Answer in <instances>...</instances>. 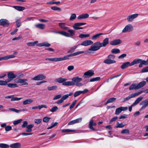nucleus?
Masks as SVG:
<instances>
[{
  "label": "nucleus",
  "mask_w": 148,
  "mask_h": 148,
  "mask_svg": "<svg viewBox=\"0 0 148 148\" xmlns=\"http://www.w3.org/2000/svg\"><path fill=\"white\" fill-rule=\"evenodd\" d=\"M72 81H69L71 82L70 83L71 84L69 86H73L75 85L76 86L80 87L83 85V84L82 83H79L82 80V79L81 78L78 77H76L72 79Z\"/></svg>",
  "instance_id": "f257e3e1"
},
{
  "label": "nucleus",
  "mask_w": 148,
  "mask_h": 148,
  "mask_svg": "<svg viewBox=\"0 0 148 148\" xmlns=\"http://www.w3.org/2000/svg\"><path fill=\"white\" fill-rule=\"evenodd\" d=\"M102 47L101 42H97L94 43L92 45L90 48L88 49V52L91 53V51H96L99 50L101 47Z\"/></svg>",
  "instance_id": "f03ea898"
},
{
  "label": "nucleus",
  "mask_w": 148,
  "mask_h": 148,
  "mask_svg": "<svg viewBox=\"0 0 148 148\" xmlns=\"http://www.w3.org/2000/svg\"><path fill=\"white\" fill-rule=\"evenodd\" d=\"M66 80L67 79L66 78L60 77L56 79L55 81L56 82L59 83H62L63 85L69 86L71 84L70 83H71V82H70L69 81L66 82Z\"/></svg>",
  "instance_id": "7ed1b4c3"
},
{
  "label": "nucleus",
  "mask_w": 148,
  "mask_h": 148,
  "mask_svg": "<svg viewBox=\"0 0 148 148\" xmlns=\"http://www.w3.org/2000/svg\"><path fill=\"white\" fill-rule=\"evenodd\" d=\"M143 97L142 96L138 97L136 100L134 102L131 106L129 107L128 108L129 111L130 112H131L132 110V108L138 104L139 102H140L143 99Z\"/></svg>",
  "instance_id": "20e7f679"
},
{
  "label": "nucleus",
  "mask_w": 148,
  "mask_h": 148,
  "mask_svg": "<svg viewBox=\"0 0 148 148\" xmlns=\"http://www.w3.org/2000/svg\"><path fill=\"white\" fill-rule=\"evenodd\" d=\"M140 106L143 105L140 109V110H144L148 106V99L142 101L139 104Z\"/></svg>",
  "instance_id": "39448f33"
},
{
  "label": "nucleus",
  "mask_w": 148,
  "mask_h": 148,
  "mask_svg": "<svg viewBox=\"0 0 148 148\" xmlns=\"http://www.w3.org/2000/svg\"><path fill=\"white\" fill-rule=\"evenodd\" d=\"M133 29V27L131 24H129L126 25L122 30L123 33L129 32L132 31Z\"/></svg>",
  "instance_id": "423d86ee"
},
{
  "label": "nucleus",
  "mask_w": 148,
  "mask_h": 148,
  "mask_svg": "<svg viewBox=\"0 0 148 148\" xmlns=\"http://www.w3.org/2000/svg\"><path fill=\"white\" fill-rule=\"evenodd\" d=\"M94 74V71L92 70H89L84 73V76L85 78H87L92 77Z\"/></svg>",
  "instance_id": "0eeeda50"
},
{
  "label": "nucleus",
  "mask_w": 148,
  "mask_h": 148,
  "mask_svg": "<svg viewBox=\"0 0 148 148\" xmlns=\"http://www.w3.org/2000/svg\"><path fill=\"white\" fill-rule=\"evenodd\" d=\"M138 15V14L136 13L129 15L127 17V19L128 22H132L134 19L137 18Z\"/></svg>",
  "instance_id": "6e6552de"
},
{
  "label": "nucleus",
  "mask_w": 148,
  "mask_h": 148,
  "mask_svg": "<svg viewBox=\"0 0 148 148\" xmlns=\"http://www.w3.org/2000/svg\"><path fill=\"white\" fill-rule=\"evenodd\" d=\"M9 21L6 19H1L0 20V25L4 27H8L10 24Z\"/></svg>",
  "instance_id": "1a4fd4ad"
},
{
  "label": "nucleus",
  "mask_w": 148,
  "mask_h": 148,
  "mask_svg": "<svg viewBox=\"0 0 148 148\" xmlns=\"http://www.w3.org/2000/svg\"><path fill=\"white\" fill-rule=\"evenodd\" d=\"M46 76L43 74H39L32 79V80L36 81L42 80L45 79Z\"/></svg>",
  "instance_id": "9d476101"
},
{
  "label": "nucleus",
  "mask_w": 148,
  "mask_h": 148,
  "mask_svg": "<svg viewBox=\"0 0 148 148\" xmlns=\"http://www.w3.org/2000/svg\"><path fill=\"white\" fill-rule=\"evenodd\" d=\"M51 32L54 33L56 34H58L64 36L66 37H70V35L67 32L62 31H51L50 32Z\"/></svg>",
  "instance_id": "9b49d317"
},
{
  "label": "nucleus",
  "mask_w": 148,
  "mask_h": 148,
  "mask_svg": "<svg viewBox=\"0 0 148 148\" xmlns=\"http://www.w3.org/2000/svg\"><path fill=\"white\" fill-rule=\"evenodd\" d=\"M96 125V123L95 122H94L92 118V119L90 120L89 124V128L93 131H95L96 130L93 127V126H95Z\"/></svg>",
  "instance_id": "f8f14e48"
},
{
  "label": "nucleus",
  "mask_w": 148,
  "mask_h": 148,
  "mask_svg": "<svg viewBox=\"0 0 148 148\" xmlns=\"http://www.w3.org/2000/svg\"><path fill=\"white\" fill-rule=\"evenodd\" d=\"M122 41L120 39H118L114 40L110 42V44L112 45H116L121 43Z\"/></svg>",
  "instance_id": "ddd939ff"
},
{
  "label": "nucleus",
  "mask_w": 148,
  "mask_h": 148,
  "mask_svg": "<svg viewBox=\"0 0 148 148\" xmlns=\"http://www.w3.org/2000/svg\"><path fill=\"white\" fill-rule=\"evenodd\" d=\"M93 44V42L90 40H86L83 42L80 45L82 46H87L92 45Z\"/></svg>",
  "instance_id": "4468645a"
},
{
  "label": "nucleus",
  "mask_w": 148,
  "mask_h": 148,
  "mask_svg": "<svg viewBox=\"0 0 148 148\" xmlns=\"http://www.w3.org/2000/svg\"><path fill=\"white\" fill-rule=\"evenodd\" d=\"M7 76L9 79L12 80L13 79L16 77L17 75L16 74H14L13 72H10L8 73Z\"/></svg>",
  "instance_id": "2eb2a0df"
},
{
  "label": "nucleus",
  "mask_w": 148,
  "mask_h": 148,
  "mask_svg": "<svg viewBox=\"0 0 148 148\" xmlns=\"http://www.w3.org/2000/svg\"><path fill=\"white\" fill-rule=\"evenodd\" d=\"M72 56H73L72 54L71 53L70 54L65 56L63 57L58 58L59 61L69 59V57Z\"/></svg>",
  "instance_id": "dca6fc26"
},
{
  "label": "nucleus",
  "mask_w": 148,
  "mask_h": 148,
  "mask_svg": "<svg viewBox=\"0 0 148 148\" xmlns=\"http://www.w3.org/2000/svg\"><path fill=\"white\" fill-rule=\"evenodd\" d=\"M103 63L107 64H110L115 63L116 61L114 60H112L108 58L103 61Z\"/></svg>",
  "instance_id": "f3484780"
},
{
  "label": "nucleus",
  "mask_w": 148,
  "mask_h": 148,
  "mask_svg": "<svg viewBox=\"0 0 148 148\" xmlns=\"http://www.w3.org/2000/svg\"><path fill=\"white\" fill-rule=\"evenodd\" d=\"M89 16V15L88 14H82L78 16L77 18L78 19H86L88 18Z\"/></svg>",
  "instance_id": "a211bd4d"
},
{
  "label": "nucleus",
  "mask_w": 148,
  "mask_h": 148,
  "mask_svg": "<svg viewBox=\"0 0 148 148\" xmlns=\"http://www.w3.org/2000/svg\"><path fill=\"white\" fill-rule=\"evenodd\" d=\"M140 64H139L138 66L139 67H142L143 65H148V60L147 59L146 60H143L141 59Z\"/></svg>",
  "instance_id": "6ab92c4d"
},
{
  "label": "nucleus",
  "mask_w": 148,
  "mask_h": 148,
  "mask_svg": "<svg viewBox=\"0 0 148 148\" xmlns=\"http://www.w3.org/2000/svg\"><path fill=\"white\" fill-rule=\"evenodd\" d=\"M59 26L62 29L67 30L69 27L65 26L66 24L64 23H58Z\"/></svg>",
  "instance_id": "aec40b11"
},
{
  "label": "nucleus",
  "mask_w": 148,
  "mask_h": 148,
  "mask_svg": "<svg viewBox=\"0 0 148 148\" xmlns=\"http://www.w3.org/2000/svg\"><path fill=\"white\" fill-rule=\"evenodd\" d=\"M35 26L37 28L41 29H44L45 27V24L41 23L36 24L35 25Z\"/></svg>",
  "instance_id": "412c9836"
},
{
  "label": "nucleus",
  "mask_w": 148,
  "mask_h": 148,
  "mask_svg": "<svg viewBox=\"0 0 148 148\" xmlns=\"http://www.w3.org/2000/svg\"><path fill=\"white\" fill-rule=\"evenodd\" d=\"M128 66H131V64L129 62H126L123 63L121 66V68L122 69H124L127 67Z\"/></svg>",
  "instance_id": "4be33fe9"
},
{
  "label": "nucleus",
  "mask_w": 148,
  "mask_h": 148,
  "mask_svg": "<svg viewBox=\"0 0 148 148\" xmlns=\"http://www.w3.org/2000/svg\"><path fill=\"white\" fill-rule=\"evenodd\" d=\"M109 43V38H105L103 41L102 43H101L102 47H106Z\"/></svg>",
  "instance_id": "5701e85b"
},
{
  "label": "nucleus",
  "mask_w": 148,
  "mask_h": 148,
  "mask_svg": "<svg viewBox=\"0 0 148 148\" xmlns=\"http://www.w3.org/2000/svg\"><path fill=\"white\" fill-rule=\"evenodd\" d=\"M33 101V100L32 99H28L23 101V104L26 105L27 104L31 103Z\"/></svg>",
  "instance_id": "b1692460"
},
{
  "label": "nucleus",
  "mask_w": 148,
  "mask_h": 148,
  "mask_svg": "<svg viewBox=\"0 0 148 148\" xmlns=\"http://www.w3.org/2000/svg\"><path fill=\"white\" fill-rule=\"evenodd\" d=\"M21 144L18 143H16L10 145V146L12 148H17L21 147Z\"/></svg>",
  "instance_id": "393cba45"
},
{
  "label": "nucleus",
  "mask_w": 148,
  "mask_h": 148,
  "mask_svg": "<svg viewBox=\"0 0 148 148\" xmlns=\"http://www.w3.org/2000/svg\"><path fill=\"white\" fill-rule=\"evenodd\" d=\"M33 124H30L27 125V129L26 132H31L32 131V128L34 127Z\"/></svg>",
  "instance_id": "a878e982"
},
{
  "label": "nucleus",
  "mask_w": 148,
  "mask_h": 148,
  "mask_svg": "<svg viewBox=\"0 0 148 148\" xmlns=\"http://www.w3.org/2000/svg\"><path fill=\"white\" fill-rule=\"evenodd\" d=\"M141 60V59H136L134 60L131 63V66H133L134 64H138L139 63H140V61Z\"/></svg>",
  "instance_id": "bb28decb"
},
{
  "label": "nucleus",
  "mask_w": 148,
  "mask_h": 148,
  "mask_svg": "<svg viewBox=\"0 0 148 148\" xmlns=\"http://www.w3.org/2000/svg\"><path fill=\"white\" fill-rule=\"evenodd\" d=\"M12 7L19 11H22L25 9L24 7L19 6H13Z\"/></svg>",
  "instance_id": "cd10ccee"
},
{
  "label": "nucleus",
  "mask_w": 148,
  "mask_h": 148,
  "mask_svg": "<svg viewBox=\"0 0 148 148\" xmlns=\"http://www.w3.org/2000/svg\"><path fill=\"white\" fill-rule=\"evenodd\" d=\"M103 34L102 33L96 34L92 37V40H96L101 35Z\"/></svg>",
  "instance_id": "c85d7f7f"
},
{
  "label": "nucleus",
  "mask_w": 148,
  "mask_h": 148,
  "mask_svg": "<svg viewBox=\"0 0 148 148\" xmlns=\"http://www.w3.org/2000/svg\"><path fill=\"white\" fill-rule=\"evenodd\" d=\"M77 45H75L73 47H71L68 50L67 53H72L74 52L75 49L77 48Z\"/></svg>",
  "instance_id": "c756f323"
},
{
  "label": "nucleus",
  "mask_w": 148,
  "mask_h": 148,
  "mask_svg": "<svg viewBox=\"0 0 148 148\" xmlns=\"http://www.w3.org/2000/svg\"><path fill=\"white\" fill-rule=\"evenodd\" d=\"M146 83V81H144L140 82L138 84H137V88L138 89L143 87L145 84Z\"/></svg>",
  "instance_id": "7c9ffc66"
},
{
  "label": "nucleus",
  "mask_w": 148,
  "mask_h": 148,
  "mask_svg": "<svg viewBox=\"0 0 148 148\" xmlns=\"http://www.w3.org/2000/svg\"><path fill=\"white\" fill-rule=\"evenodd\" d=\"M27 80H28L27 79H21L20 82V83L21 84V85H27L28 84V83L26 82Z\"/></svg>",
  "instance_id": "2f4dec72"
},
{
  "label": "nucleus",
  "mask_w": 148,
  "mask_h": 148,
  "mask_svg": "<svg viewBox=\"0 0 148 148\" xmlns=\"http://www.w3.org/2000/svg\"><path fill=\"white\" fill-rule=\"evenodd\" d=\"M45 60H49L52 62H57L59 61L58 58H46Z\"/></svg>",
  "instance_id": "473e14b6"
},
{
  "label": "nucleus",
  "mask_w": 148,
  "mask_h": 148,
  "mask_svg": "<svg viewBox=\"0 0 148 148\" xmlns=\"http://www.w3.org/2000/svg\"><path fill=\"white\" fill-rule=\"evenodd\" d=\"M137 88V84H134L131 85L129 89L130 90H132L134 89L136 90L138 89Z\"/></svg>",
  "instance_id": "72a5a7b5"
},
{
  "label": "nucleus",
  "mask_w": 148,
  "mask_h": 148,
  "mask_svg": "<svg viewBox=\"0 0 148 148\" xmlns=\"http://www.w3.org/2000/svg\"><path fill=\"white\" fill-rule=\"evenodd\" d=\"M38 41H36L34 42H29L27 43V45L29 46H34L38 43Z\"/></svg>",
  "instance_id": "f704fd0d"
},
{
  "label": "nucleus",
  "mask_w": 148,
  "mask_h": 148,
  "mask_svg": "<svg viewBox=\"0 0 148 148\" xmlns=\"http://www.w3.org/2000/svg\"><path fill=\"white\" fill-rule=\"evenodd\" d=\"M134 97L133 94H132L129 95L127 97L125 98H124V101L123 102H125L127 101H128L130 99Z\"/></svg>",
  "instance_id": "c9c22d12"
},
{
  "label": "nucleus",
  "mask_w": 148,
  "mask_h": 148,
  "mask_svg": "<svg viewBox=\"0 0 148 148\" xmlns=\"http://www.w3.org/2000/svg\"><path fill=\"white\" fill-rule=\"evenodd\" d=\"M7 85L8 87L11 88L18 87V86L16 84L9 83L7 84Z\"/></svg>",
  "instance_id": "e433bc0d"
},
{
  "label": "nucleus",
  "mask_w": 148,
  "mask_h": 148,
  "mask_svg": "<svg viewBox=\"0 0 148 148\" xmlns=\"http://www.w3.org/2000/svg\"><path fill=\"white\" fill-rule=\"evenodd\" d=\"M125 126V124L122 123H120L119 122L116 123V128H122Z\"/></svg>",
  "instance_id": "4c0bfd02"
},
{
  "label": "nucleus",
  "mask_w": 148,
  "mask_h": 148,
  "mask_svg": "<svg viewBox=\"0 0 148 148\" xmlns=\"http://www.w3.org/2000/svg\"><path fill=\"white\" fill-rule=\"evenodd\" d=\"M84 53V51H78L76 52H74L73 53H72L73 56H77V55H80V54L83 53Z\"/></svg>",
  "instance_id": "58836bf2"
},
{
  "label": "nucleus",
  "mask_w": 148,
  "mask_h": 148,
  "mask_svg": "<svg viewBox=\"0 0 148 148\" xmlns=\"http://www.w3.org/2000/svg\"><path fill=\"white\" fill-rule=\"evenodd\" d=\"M120 52V50L118 49H113L111 50V52L113 53H119Z\"/></svg>",
  "instance_id": "ea45409f"
},
{
  "label": "nucleus",
  "mask_w": 148,
  "mask_h": 148,
  "mask_svg": "<svg viewBox=\"0 0 148 148\" xmlns=\"http://www.w3.org/2000/svg\"><path fill=\"white\" fill-rule=\"evenodd\" d=\"M100 79V77H96L92 78L90 79L89 81L90 82L97 81L99 80Z\"/></svg>",
  "instance_id": "a19ab883"
},
{
  "label": "nucleus",
  "mask_w": 148,
  "mask_h": 148,
  "mask_svg": "<svg viewBox=\"0 0 148 148\" xmlns=\"http://www.w3.org/2000/svg\"><path fill=\"white\" fill-rule=\"evenodd\" d=\"M68 32L69 33L70 35L72 36H74L75 35V31L73 30L68 29Z\"/></svg>",
  "instance_id": "79ce46f5"
},
{
  "label": "nucleus",
  "mask_w": 148,
  "mask_h": 148,
  "mask_svg": "<svg viewBox=\"0 0 148 148\" xmlns=\"http://www.w3.org/2000/svg\"><path fill=\"white\" fill-rule=\"evenodd\" d=\"M58 110V108L56 106H55L50 109V111L52 112H54L57 111Z\"/></svg>",
  "instance_id": "37998d69"
},
{
  "label": "nucleus",
  "mask_w": 148,
  "mask_h": 148,
  "mask_svg": "<svg viewBox=\"0 0 148 148\" xmlns=\"http://www.w3.org/2000/svg\"><path fill=\"white\" fill-rule=\"evenodd\" d=\"M22 99V97H14V96L12 97L11 100L13 101H18Z\"/></svg>",
  "instance_id": "c03bdc74"
},
{
  "label": "nucleus",
  "mask_w": 148,
  "mask_h": 148,
  "mask_svg": "<svg viewBox=\"0 0 148 148\" xmlns=\"http://www.w3.org/2000/svg\"><path fill=\"white\" fill-rule=\"evenodd\" d=\"M60 3V1H53L47 2V4L52 5L54 4H58Z\"/></svg>",
  "instance_id": "a18cd8bd"
},
{
  "label": "nucleus",
  "mask_w": 148,
  "mask_h": 148,
  "mask_svg": "<svg viewBox=\"0 0 148 148\" xmlns=\"http://www.w3.org/2000/svg\"><path fill=\"white\" fill-rule=\"evenodd\" d=\"M51 8L52 10L55 11H58L59 12L61 11V10L60 8L56 6L52 7Z\"/></svg>",
  "instance_id": "49530a36"
},
{
  "label": "nucleus",
  "mask_w": 148,
  "mask_h": 148,
  "mask_svg": "<svg viewBox=\"0 0 148 148\" xmlns=\"http://www.w3.org/2000/svg\"><path fill=\"white\" fill-rule=\"evenodd\" d=\"M90 35L89 34H81L79 35V37L81 38H86L89 37Z\"/></svg>",
  "instance_id": "de8ad7c7"
},
{
  "label": "nucleus",
  "mask_w": 148,
  "mask_h": 148,
  "mask_svg": "<svg viewBox=\"0 0 148 148\" xmlns=\"http://www.w3.org/2000/svg\"><path fill=\"white\" fill-rule=\"evenodd\" d=\"M121 112L122 110L120 107L116 109L115 114L116 115H118L121 113Z\"/></svg>",
  "instance_id": "09e8293b"
},
{
  "label": "nucleus",
  "mask_w": 148,
  "mask_h": 148,
  "mask_svg": "<svg viewBox=\"0 0 148 148\" xmlns=\"http://www.w3.org/2000/svg\"><path fill=\"white\" fill-rule=\"evenodd\" d=\"M76 18V15L75 14H71L70 17L69 18V20L70 21L73 20L75 19Z\"/></svg>",
  "instance_id": "8fccbe9b"
},
{
  "label": "nucleus",
  "mask_w": 148,
  "mask_h": 148,
  "mask_svg": "<svg viewBox=\"0 0 148 148\" xmlns=\"http://www.w3.org/2000/svg\"><path fill=\"white\" fill-rule=\"evenodd\" d=\"M9 146L7 144L4 143H0V147L2 148H8Z\"/></svg>",
  "instance_id": "3c124183"
},
{
  "label": "nucleus",
  "mask_w": 148,
  "mask_h": 148,
  "mask_svg": "<svg viewBox=\"0 0 148 148\" xmlns=\"http://www.w3.org/2000/svg\"><path fill=\"white\" fill-rule=\"evenodd\" d=\"M57 88V86H53L51 87H48V89L49 90H56Z\"/></svg>",
  "instance_id": "603ef678"
},
{
  "label": "nucleus",
  "mask_w": 148,
  "mask_h": 148,
  "mask_svg": "<svg viewBox=\"0 0 148 148\" xmlns=\"http://www.w3.org/2000/svg\"><path fill=\"white\" fill-rule=\"evenodd\" d=\"M23 120L21 119L18 120L16 121H14L13 122V124L14 125H16L20 123Z\"/></svg>",
  "instance_id": "864d4df0"
},
{
  "label": "nucleus",
  "mask_w": 148,
  "mask_h": 148,
  "mask_svg": "<svg viewBox=\"0 0 148 148\" xmlns=\"http://www.w3.org/2000/svg\"><path fill=\"white\" fill-rule=\"evenodd\" d=\"M74 130H71L68 129H66L62 130V133H68L74 131Z\"/></svg>",
  "instance_id": "5fc2aeb1"
},
{
  "label": "nucleus",
  "mask_w": 148,
  "mask_h": 148,
  "mask_svg": "<svg viewBox=\"0 0 148 148\" xmlns=\"http://www.w3.org/2000/svg\"><path fill=\"white\" fill-rule=\"evenodd\" d=\"M47 108V106L46 105L44 104H41L38 106V108L40 110L43 108Z\"/></svg>",
  "instance_id": "6e6d98bb"
},
{
  "label": "nucleus",
  "mask_w": 148,
  "mask_h": 148,
  "mask_svg": "<svg viewBox=\"0 0 148 148\" xmlns=\"http://www.w3.org/2000/svg\"><path fill=\"white\" fill-rule=\"evenodd\" d=\"M51 119L50 117H45L43 118V121L44 122L47 123L48 122L50 119Z\"/></svg>",
  "instance_id": "4d7b16f0"
},
{
  "label": "nucleus",
  "mask_w": 148,
  "mask_h": 148,
  "mask_svg": "<svg viewBox=\"0 0 148 148\" xmlns=\"http://www.w3.org/2000/svg\"><path fill=\"white\" fill-rule=\"evenodd\" d=\"M86 24V23H77L74 24V25L78 26H80L85 25Z\"/></svg>",
  "instance_id": "13d9d810"
},
{
  "label": "nucleus",
  "mask_w": 148,
  "mask_h": 148,
  "mask_svg": "<svg viewBox=\"0 0 148 148\" xmlns=\"http://www.w3.org/2000/svg\"><path fill=\"white\" fill-rule=\"evenodd\" d=\"M147 72H148V66L143 68L141 71V73Z\"/></svg>",
  "instance_id": "bf43d9fd"
},
{
  "label": "nucleus",
  "mask_w": 148,
  "mask_h": 148,
  "mask_svg": "<svg viewBox=\"0 0 148 148\" xmlns=\"http://www.w3.org/2000/svg\"><path fill=\"white\" fill-rule=\"evenodd\" d=\"M28 125V122L27 121H24L23 122V124L22 125V127L23 128H24Z\"/></svg>",
  "instance_id": "052dcab7"
},
{
  "label": "nucleus",
  "mask_w": 148,
  "mask_h": 148,
  "mask_svg": "<svg viewBox=\"0 0 148 148\" xmlns=\"http://www.w3.org/2000/svg\"><path fill=\"white\" fill-rule=\"evenodd\" d=\"M129 132V130L128 129H124L121 132V133L123 134H128Z\"/></svg>",
  "instance_id": "680f3d73"
},
{
  "label": "nucleus",
  "mask_w": 148,
  "mask_h": 148,
  "mask_svg": "<svg viewBox=\"0 0 148 148\" xmlns=\"http://www.w3.org/2000/svg\"><path fill=\"white\" fill-rule=\"evenodd\" d=\"M143 92H145V91H140L137 92L135 93H134L133 94L134 97H135L136 96H137L138 95L140 94H141L142 93H143Z\"/></svg>",
  "instance_id": "e2e57ef3"
},
{
  "label": "nucleus",
  "mask_w": 148,
  "mask_h": 148,
  "mask_svg": "<svg viewBox=\"0 0 148 148\" xmlns=\"http://www.w3.org/2000/svg\"><path fill=\"white\" fill-rule=\"evenodd\" d=\"M116 99V98L114 97H112V98L109 99L108 100V102H109V103H112Z\"/></svg>",
  "instance_id": "0e129e2a"
},
{
  "label": "nucleus",
  "mask_w": 148,
  "mask_h": 148,
  "mask_svg": "<svg viewBox=\"0 0 148 148\" xmlns=\"http://www.w3.org/2000/svg\"><path fill=\"white\" fill-rule=\"evenodd\" d=\"M12 127L11 126L8 125L5 127V130L6 131H8L11 130Z\"/></svg>",
  "instance_id": "69168bd1"
},
{
  "label": "nucleus",
  "mask_w": 148,
  "mask_h": 148,
  "mask_svg": "<svg viewBox=\"0 0 148 148\" xmlns=\"http://www.w3.org/2000/svg\"><path fill=\"white\" fill-rule=\"evenodd\" d=\"M42 121V119H35L34 120V122L38 124L40 123Z\"/></svg>",
  "instance_id": "338daca9"
},
{
  "label": "nucleus",
  "mask_w": 148,
  "mask_h": 148,
  "mask_svg": "<svg viewBox=\"0 0 148 148\" xmlns=\"http://www.w3.org/2000/svg\"><path fill=\"white\" fill-rule=\"evenodd\" d=\"M76 101L77 100H75L73 102L71 105L70 106L69 109H71L72 108H73V107L74 106L76 103Z\"/></svg>",
  "instance_id": "774afa93"
}]
</instances>
